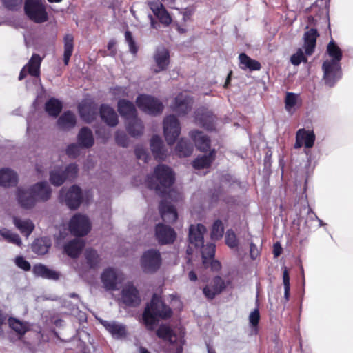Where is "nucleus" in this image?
Masks as SVG:
<instances>
[{
    "mask_svg": "<svg viewBox=\"0 0 353 353\" xmlns=\"http://www.w3.org/2000/svg\"><path fill=\"white\" fill-rule=\"evenodd\" d=\"M175 181V174L173 170L164 164H159L154 168L152 174L148 176L147 186L154 190L161 197L170 198L172 194L175 193L171 190Z\"/></svg>",
    "mask_w": 353,
    "mask_h": 353,
    "instance_id": "obj_1",
    "label": "nucleus"
},
{
    "mask_svg": "<svg viewBox=\"0 0 353 353\" xmlns=\"http://www.w3.org/2000/svg\"><path fill=\"white\" fill-rule=\"evenodd\" d=\"M172 315L171 308L157 294H154L147 303L142 314V320L148 330H153L160 319H168Z\"/></svg>",
    "mask_w": 353,
    "mask_h": 353,
    "instance_id": "obj_2",
    "label": "nucleus"
},
{
    "mask_svg": "<svg viewBox=\"0 0 353 353\" xmlns=\"http://www.w3.org/2000/svg\"><path fill=\"white\" fill-rule=\"evenodd\" d=\"M24 12L28 19L36 23H43L48 19L46 6L41 0H26Z\"/></svg>",
    "mask_w": 353,
    "mask_h": 353,
    "instance_id": "obj_3",
    "label": "nucleus"
},
{
    "mask_svg": "<svg viewBox=\"0 0 353 353\" xmlns=\"http://www.w3.org/2000/svg\"><path fill=\"white\" fill-rule=\"evenodd\" d=\"M78 166L75 163H70L64 169L56 168L50 172V182L54 186H60L67 180L72 181L78 173Z\"/></svg>",
    "mask_w": 353,
    "mask_h": 353,
    "instance_id": "obj_4",
    "label": "nucleus"
},
{
    "mask_svg": "<svg viewBox=\"0 0 353 353\" xmlns=\"http://www.w3.org/2000/svg\"><path fill=\"white\" fill-rule=\"evenodd\" d=\"M161 263V253L156 249L146 250L141 258V266L145 273H155L160 268Z\"/></svg>",
    "mask_w": 353,
    "mask_h": 353,
    "instance_id": "obj_5",
    "label": "nucleus"
},
{
    "mask_svg": "<svg viewBox=\"0 0 353 353\" xmlns=\"http://www.w3.org/2000/svg\"><path fill=\"white\" fill-rule=\"evenodd\" d=\"M136 103L141 110L151 115L160 114L164 109V105L161 101L148 94L139 95Z\"/></svg>",
    "mask_w": 353,
    "mask_h": 353,
    "instance_id": "obj_6",
    "label": "nucleus"
},
{
    "mask_svg": "<svg viewBox=\"0 0 353 353\" xmlns=\"http://www.w3.org/2000/svg\"><path fill=\"white\" fill-rule=\"evenodd\" d=\"M59 199L65 202L70 209L76 210L83 201L81 189L77 185H72L68 190L62 188L60 191Z\"/></svg>",
    "mask_w": 353,
    "mask_h": 353,
    "instance_id": "obj_7",
    "label": "nucleus"
},
{
    "mask_svg": "<svg viewBox=\"0 0 353 353\" xmlns=\"http://www.w3.org/2000/svg\"><path fill=\"white\" fill-rule=\"evenodd\" d=\"M163 132L168 145H173L181 133V126L178 119L173 114L163 120Z\"/></svg>",
    "mask_w": 353,
    "mask_h": 353,
    "instance_id": "obj_8",
    "label": "nucleus"
},
{
    "mask_svg": "<svg viewBox=\"0 0 353 353\" xmlns=\"http://www.w3.org/2000/svg\"><path fill=\"white\" fill-rule=\"evenodd\" d=\"M322 70L325 83L330 87H333L342 77L341 63L325 60L323 63Z\"/></svg>",
    "mask_w": 353,
    "mask_h": 353,
    "instance_id": "obj_9",
    "label": "nucleus"
},
{
    "mask_svg": "<svg viewBox=\"0 0 353 353\" xmlns=\"http://www.w3.org/2000/svg\"><path fill=\"white\" fill-rule=\"evenodd\" d=\"M90 229V223L86 216L77 214L70 221L69 230L75 236H84L88 234Z\"/></svg>",
    "mask_w": 353,
    "mask_h": 353,
    "instance_id": "obj_10",
    "label": "nucleus"
},
{
    "mask_svg": "<svg viewBox=\"0 0 353 353\" xmlns=\"http://www.w3.org/2000/svg\"><path fill=\"white\" fill-rule=\"evenodd\" d=\"M121 301L128 307H136L141 303L139 292L132 283L126 284L121 291Z\"/></svg>",
    "mask_w": 353,
    "mask_h": 353,
    "instance_id": "obj_11",
    "label": "nucleus"
},
{
    "mask_svg": "<svg viewBox=\"0 0 353 353\" xmlns=\"http://www.w3.org/2000/svg\"><path fill=\"white\" fill-rule=\"evenodd\" d=\"M155 237L160 245H168L175 241L176 233L171 227L158 223L155 227Z\"/></svg>",
    "mask_w": 353,
    "mask_h": 353,
    "instance_id": "obj_12",
    "label": "nucleus"
},
{
    "mask_svg": "<svg viewBox=\"0 0 353 353\" xmlns=\"http://www.w3.org/2000/svg\"><path fill=\"white\" fill-rule=\"evenodd\" d=\"M225 288L224 280L220 276H216L203 288V293L208 300H212L220 294Z\"/></svg>",
    "mask_w": 353,
    "mask_h": 353,
    "instance_id": "obj_13",
    "label": "nucleus"
},
{
    "mask_svg": "<svg viewBox=\"0 0 353 353\" xmlns=\"http://www.w3.org/2000/svg\"><path fill=\"white\" fill-rule=\"evenodd\" d=\"M195 119L199 124L208 131L215 130L217 118L212 112L207 109H199L196 112Z\"/></svg>",
    "mask_w": 353,
    "mask_h": 353,
    "instance_id": "obj_14",
    "label": "nucleus"
},
{
    "mask_svg": "<svg viewBox=\"0 0 353 353\" xmlns=\"http://www.w3.org/2000/svg\"><path fill=\"white\" fill-rule=\"evenodd\" d=\"M167 197H163L159 203V212L164 222L172 223L177 220L178 214L175 207L167 201Z\"/></svg>",
    "mask_w": 353,
    "mask_h": 353,
    "instance_id": "obj_15",
    "label": "nucleus"
},
{
    "mask_svg": "<svg viewBox=\"0 0 353 353\" xmlns=\"http://www.w3.org/2000/svg\"><path fill=\"white\" fill-rule=\"evenodd\" d=\"M314 141L315 134L314 132L301 128L296 133V141L294 148L299 149L304 145L306 148H311L314 146Z\"/></svg>",
    "mask_w": 353,
    "mask_h": 353,
    "instance_id": "obj_16",
    "label": "nucleus"
},
{
    "mask_svg": "<svg viewBox=\"0 0 353 353\" xmlns=\"http://www.w3.org/2000/svg\"><path fill=\"white\" fill-rule=\"evenodd\" d=\"M17 198L20 205L26 209L33 208L37 202L31 188L27 190L18 188Z\"/></svg>",
    "mask_w": 353,
    "mask_h": 353,
    "instance_id": "obj_17",
    "label": "nucleus"
},
{
    "mask_svg": "<svg viewBox=\"0 0 353 353\" xmlns=\"http://www.w3.org/2000/svg\"><path fill=\"white\" fill-rule=\"evenodd\" d=\"M190 137L194 141L196 148L201 152H206L210 149L211 140L210 137L202 131L192 130L189 133Z\"/></svg>",
    "mask_w": 353,
    "mask_h": 353,
    "instance_id": "obj_18",
    "label": "nucleus"
},
{
    "mask_svg": "<svg viewBox=\"0 0 353 353\" xmlns=\"http://www.w3.org/2000/svg\"><path fill=\"white\" fill-rule=\"evenodd\" d=\"M206 232V228L201 223L196 225H191L189 229V241L195 247L199 248L203 245L204 243V234Z\"/></svg>",
    "mask_w": 353,
    "mask_h": 353,
    "instance_id": "obj_19",
    "label": "nucleus"
},
{
    "mask_svg": "<svg viewBox=\"0 0 353 353\" xmlns=\"http://www.w3.org/2000/svg\"><path fill=\"white\" fill-rule=\"evenodd\" d=\"M154 60L157 67L154 70L155 73L165 70L170 63L169 50L164 47L157 48L154 54Z\"/></svg>",
    "mask_w": 353,
    "mask_h": 353,
    "instance_id": "obj_20",
    "label": "nucleus"
},
{
    "mask_svg": "<svg viewBox=\"0 0 353 353\" xmlns=\"http://www.w3.org/2000/svg\"><path fill=\"white\" fill-rule=\"evenodd\" d=\"M101 119L110 127H115L119 123L118 116L114 110L108 104H101L99 108Z\"/></svg>",
    "mask_w": 353,
    "mask_h": 353,
    "instance_id": "obj_21",
    "label": "nucleus"
},
{
    "mask_svg": "<svg viewBox=\"0 0 353 353\" xmlns=\"http://www.w3.org/2000/svg\"><path fill=\"white\" fill-rule=\"evenodd\" d=\"M192 108L191 99L183 94H179L174 99L173 110L179 116L188 114Z\"/></svg>",
    "mask_w": 353,
    "mask_h": 353,
    "instance_id": "obj_22",
    "label": "nucleus"
},
{
    "mask_svg": "<svg viewBox=\"0 0 353 353\" xmlns=\"http://www.w3.org/2000/svg\"><path fill=\"white\" fill-rule=\"evenodd\" d=\"M319 34L316 28H310L304 33L303 40L305 52L306 55H312L315 50L316 45V39Z\"/></svg>",
    "mask_w": 353,
    "mask_h": 353,
    "instance_id": "obj_23",
    "label": "nucleus"
},
{
    "mask_svg": "<svg viewBox=\"0 0 353 353\" xmlns=\"http://www.w3.org/2000/svg\"><path fill=\"white\" fill-rule=\"evenodd\" d=\"M101 279L106 290H116L117 289V274L113 268L105 269L101 274Z\"/></svg>",
    "mask_w": 353,
    "mask_h": 353,
    "instance_id": "obj_24",
    "label": "nucleus"
},
{
    "mask_svg": "<svg viewBox=\"0 0 353 353\" xmlns=\"http://www.w3.org/2000/svg\"><path fill=\"white\" fill-rule=\"evenodd\" d=\"M34 196L38 201H46L50 196L52 190L47 182H39L31 187Z\"/></svg>",
    "mask_w": 353,
    "mask_h": 353,
    "instance_id": "obj_25",
    "label": "nucleus"
},
{
    "mask_svg": "<svg viewBox=\"0 0 353 353\" xmlns=\"http://www.w3.org/2000/svg\"><path fill=\"white\" fill-rule=\"evenodd\" d=\"M118 112L127 120L137 117V110L132 102L126 99H120L117 103Z\"/></svg>",
    "mask_w": 353,
    "mask_h": 353,
    "instance_id": "obj_26",
    "label": "nucleus"
},
{
    "mask_svg": "<svg viewBox=\"0 0 353 353\" xmlns=\"http://www.w3.org/2000/svg\"><path fill=\"white\" fill-rule=\"evenodd\" d=\"M97 105L93 101L85 102L79 105L81 117L86 122L92 121L97 115Z\"/></svg>",
    "mask_w": 353,
    "mask_h": 353,
    "instance_id": "obj_27",
    "label": "nucleus"
},
{
    "mask_svg": "<svg viewBox=\"0 0 353 353\" xmlns=\"http://www.w3.org/2000/svg\"><path fill=\"white\" fill-rule=\"evenodd\" d=\"M8 323L10 328L17 334L19 339L30 330V325L28 322L20 321L15 317H9L8 319Z\"/></svg>",
    "mask_w": 353,
    "mask_h": 353,
    "instance_id": "obj_28",
    "label": "nucleus"
},
{
    "mask_svg": "<svg viewBox=\"0 0 353 353\" xmlns=\"http://www.w3.org/2000/svg\"><path fill=\"white\" fill-rule=\"evenodd\" d=\"M150 148L155 159L163 160L166 157V150L163 142L158 135H154L150 140Z\"/></svg>",
    "mask_w": 353,
    "mask_h": 353,
    "instance_id": "obj_29",
    "label": "nucleus"
},
{
    "mask_svg": "<svg viewBox=\"0 0 353 353\" xmlns=\"http://www.w3.org/2000/svg\"><path fill=\"white\" fill-rule=\"evenodd\" d=\"M79 145L83 148H90L94 143L92 130L88 127H83L77 135Z\"/></svg>",
    "mask_w": 353,
    "mask_h": 353,
    "instance_id": "obj_30",
    "label": "nucleus"
},
{
    "mask_svg": "<svg viewBox=\"0 0 353 353\" xmlns=\"http://www.w3.org/2000/svg\"><path fill=\"white\" fill-rule=\"evenodd\" d=\"M77 123L75 114L70 111L64 112L57 120V125L62 130H69Z\"/></svg>",
    "mask_w": 353,
    "mask_h": 353,
    "instance_id": "obj_31",
    "label": "nucleus"
},
{
    "mask_svg": "<svg viewBox=\"0 0 353 353\" xmlns=\"http://www.w3.org/2000/svg\"><path fill=\"white\" fill-rule=\"evenodd\" d=\"M216 157L214 149L210 150L208 154H205L196 158L192 162V166L196 170L208 168L211 166Z\"/></svg>",
    "mask_w": 353,
    "mask_h": 353,
    "instance_id": "obj_32",
    "label": "nucleus"
},
{
    "mask_svg": "<svg viewBox=\"0 0 353 353\" xmlns=\"http://www.w3.org/2000/svg\"><path fill=\"white\" fill-rule=\"evenodd\" d=\"M85 246V242L81 239H73L64 246V252L71 258H77Z\"/></svg>",
    "mask_w": 353,
    "mask_h": 353,
    "instance_id": "obj_33",
    "label": "nucleus"
},
{
    "mask_svg": "<svg viewBox=\"0 0 353 353\" xmlns=\"http://www.w3.org/2000/svg\"><path fill=\"white\" fill-rule=\"evenodd\" d=\"M16 172L9 168L0 170V185L3 187L14 186L17 183Z\"/></svg>",
    "mask_w": 353,
    "mask_h": 353,
    "instance_id": "obj_34",
    "label": "nucleus"
},
{
    "mask_svg": "<svg viewBox=\"0 0 353 353\" xmlns=\"http://www.w3.org/2000/svg\"><path fill=\"white\" fill-rule=\"evenodd\" d=\"M239 67L242 70H250V71L260 70L261 65L260 62L255 59H251L245 53H241L239 56Z\"/></svg>",
    "mask_w": 353,
    "mask_h": 353,
    "instance_id": "obj_35",
    "label": "nucleus"
},
{
    "mask_svg": "<svg viewBox=\"0 0 353 353\" xmlns=\"http://www.w3.org/2000/svg\"><path fill=\"white\" fill-rule=\"evenodd\" d=\"M150 8L161 23L165 26L171 23V17L162 3H152Z\"/></svg>",
    "mask_w": 353,
    "mask_h": 353,
    "instance_id": "obj_36",
    "label": "nucleus"
},
{
    "mask_svg": "<svg viewBox=\"0 0 353 353\" xmlns=\"http://www.w3.org/2000/svg\"><path fill=\"white\" fill-rule=\"evenodd\" d=\"M144 126L143 122L137 117L128 120L126 125V130L128 134L133 137H140L143 133Z\"/></svg>",
    "mask_w": 353,
    "mask_h": 353,
    "instance_id": "obj_37",
    "label": "nucleus"
},
{
    "mask_svg": "<svg viewBox=\"0 0 353 353\" xmlns=\"http://www.w3.org/2000/svg\"><path fill=\"white\" fill-rule=\"evenodd\" d=\"M33 272L37 276L43 279L57 280L59 278V274L57 272L49 269L43 264L35 265L33 268Z\"/></svg>",
    "mask_w": 353,
    "mask_h": 353,
    "instance_id": "obj_38",
    "label": "nucleus"
},
{
    "mask_svg": "<svg viewBox=\"0 0 353 353\" xmlns=\"http://www.w3.org/2000/svg\"><path fill=\"white\" fill-rule=\"evenodd\" d=\"M42 59L37 54H33L28 63L25 65L30 75L38 77L40 75V67Z\"/></svg>",
    "mask_w": 353,
    "mask_h": 353,
    "instance_id": "obj_39",
    "label": "nucleus"
},
{
    "mask_svg": "<svg viewBox=\"0 0 353 353\" xmlns=\"http://www.w3.org/2000/svg\"><path fill=\"white\" fill-rule=\"evenodd\" d=\"M63 108L62 103L57 99L52 97L45 103V110L51 117H57Z\"/></svg>",
    "mask_w": 353,
    "mask_h": 353,
    "instance_id": "obj_40",
    "label": "nucleus"
},
{
    "mask_svg": "<svg viewBox=\"0 0 353 353\" xmlns=\"http://www.w3.org/2000/svg\"><path fill=\"white\" fill-rule=\"evenodd\" d=\"M194 150L193 145L188 140L181 139L175 148L176 154L179 157H187L192 154Z\"/></svg>",
    "mask_w": 353,
    "mask_h": 353,
    "instance_id": "obj_41",
    "label": "nucleus"
},
{
    "mask_svg": "<svg viewBox=\"0 0 353 353\" xmlns=\"http://www.w3.org/2000/svg\"><path fill=\"white\" fill-rule=\"evenodd\" d=\"M13 222L21 233L26 236H28L34 230V225L30 219L22 220L14 217Z\"/></svg>",
    "mask_w": 353,
    "mask_h": 353,
    "instance_id": "obj_42",
    "label": "nucleus"
},
{
    "mask_svg": "<svg viewBox=\"0 0 353 353\" xmlns=\"http://www.w3.org/2000/svg\"><path fill=\"white\" fill-rule=\"evenodd\" d=\"M63 62L65 65H68L74 50V37L71 34H65L63 38Z\"/></svg>",
    "mask_w": 353,
    "mask_h": 353,
    "instance_id": "obj_43",
    "label": "nucleus"
},
{
    "mask_svg": "<svg viewBox=\"0 0 353 353\" xmlns=\"http://www.w3.org/2000/svg\"><path fill=\"white\" fill-rule=\"evenodd\" d=\"M201 248L202 262L205 268H208V262L214 258L216 246L214 243H207L205 245L203 244Z\"/></svg>",
    "mask_w": 353,
    "mask_h": 353,
    "instance_id": "obj_44",
    "label": "nucleus"
},
{
    "mask_svg": "<svg viewBox=\"0 0 353 353\" xmlns=\"http://www.w3.org/2000/svg\"><path fill=\"white\" fill-rule=\"evenodd\" d=\"M103 325L105 329L114 336L120 338L125 336L126 334L125 326L121 324L115 322H108L105 321L103 323Z\"/></svg>",
    "mask_w": 353,
    "mask_h": 353,
    "instance_id": "obj_45",
    "label": "nucleus"
},
{
    "mask_svg": "<svg viewBox=\"0 0 353 353\" xmlns=\"http://www.w3.org/2000/svg\"><path fill=\"white\" fill-rule=\"evenodd\" d=\"M326 52L328 55L332 58L328 61H334L335 63H340L343 57V52L341 49L337 46V44L331 40L327 46Z\"/></svg>",
    "mask_w": 353,
    "mask_h": 353,
    "instance_id": "obj_46",
    "label": "nucleus"
},
{
    "mask_svg": "<svg viewBox=\"0 0 353 353\" xmlns=\"http://www.w3.org/2000/svg\"><path fill=\"white\" fill-rule=\"evenodd\" d=\"M50 247V243L48 240L39 238L35 239L32 243V250L37 254L43 255L48 252Z\"/></svg>",
    "mask_w": 353,
    "mask_h": 353,
    "instance_id": "obj_47",
    "label": "nucleus"
},
{
    "mask_svg": "<svg viewBox=\"0 0 353 353\" xmlns=\"http://www.w3.org/2000/svg\"><path fill=\"white\" fill-rule=\"evenodd\" d=\"M157 336L165 341H169L170 343H173V339L176 338V334L168 325H161L156 331Z\"/></svg>",
    "mask_w": 353,
    "mask_h": 353,
    "instance_id": "obj_48",
    "label": "nucleus"
},
{
    "mask_svg": "<svg viewBox=\"0 0 353 353\" xmlns=\"http://www.w3.org/2000/svg\"><path fill=\"white\" fill-rule=\"evenodd\" d=\"M224 233V226L221 220H216L212 226L211 230V239L212 240H219L223 237Z\"/></svg>",
    "mask_w": 353,
    "mask_h": 353,
    "instance_id": "obj_49",
    "label": "nucleus"
},
{
    "mask_svg": "<svg viewBox=\"0 0 353 353\" xmlns=\"http://www.w3.org/2000/svg\"><path fill=\"white\" fill-rule=\"evenodd\" d=\"M85 258L90 268H95L98 266L99 263V256L96 250L93 249L86 250Z\"/></svg>",
    "mask_w": 353,
    "mask_h": 353,
    "instance_id": "obj_50",
    "label": "nucleus"
},
{
    "mask_svg": "<svg viewBox=\"0 0 353 353\" xmlns=\"http://www.w3.org/2000/svg\"><path fill=\"white\" fill-rule=\"evenodd\" d=\"M260 321V313L258 308L252 311L249 315V322L252 328V332L254 334L259 333V323Z\"/></svg>",
    "mask_w": 353,
    "mask_h": 353,
    "instance_id": "obj_51",
    "label": "nucleus"
},
{
    "mask_svg": "<svg viewBox=\"0 0 353 353\" xmlns=\"http://www.w3.org/2000/svg\"><path fill=\"white\" fill-rule=\"evenodd\" d=\"M0 234L8 242L14 243L18 246L22 245V241L19 234L12 233L10 230L1 231Z\"/></svg>",
    "mask_w": 353,
    "mask_h": 353,
    "instance_id": "obj_52",
    "label": "nucleus"
},
{
    "mask_svg": "<svg viewBox=\"0 0 353 353\" xmlns=\"http://www.w3.org/2000/svg\"><path fill=\"white\" fill-rule=\"evenodd\" d=\"M283 282L284 285V299L286 302L289 301L290 294V276L287 268H285L283 272Z\"/></svg>",
    "mask_w": 353,
    "mask_h": 353,
    "instance_id": "obj_53",
    "label": "nucleus"
},
{
    "mask_svg": "<svg viewBox=\"0 0 353 353\" xmlns=\"http://www.w3.org/2000/svg\"><path fill=\"white\" fill-rule=\"evenodd\" d=\"M225 244L230 248H235L238 246V240L235 232L232 230H228L225 239Z\"/></svg>",
    "mask_w": 353,
    "mask_h": 353,
    "instance_id": "obj_54",
    "label": "nucleus"
},
{
    "mask_svg": "<svg viewBox=\"0 0 353 353\" xmlns=\"http://www.w3.org/2000/svg\"><path fill=\"white\" fill-rule=\"evenodd\" d=\"M125 39L129 46L130 52L132 54L136 55L138 52V47L136 44L135 41L134 40V39L132 37V34L130 31H129V30L125 31Z\"/></svg>",
    "mask_w": 353,
    "mask_h": 353,
    "instance_id": "obj_55",
    "label": "nucleus"
},
{
    "mask_svg": "<svg viewBox=\"0 0 353 353\" xmlns=\"http://www.w3.org/2000/svg\"><path fill=\"white\" fill-rule=\"evenodd\" d=\"M290 61L294 65H299L301 62L306 63L307 59L305 57L302 49L299 48L296 52L291 56Z\"/></svg>",
    "mask_w": 353,
    "mask_h": 353,
    "instance_id": "obj_56",
    "label": "nucleus"
},
{
    "mask_svg": "<svg viewBox=\"0 0 353 353\" xmlns=\"http://www.w3.org/2000/svg\"><path fill=\"white\" fill-rule=\"evenodd\" d=\"M134 154L137 159L143 160L144 163H147L150 159L147 150L141 145H137L135 148Z\"/></svg>",
    "mask_w": 353,
    "mask_h": 353,
    "instance_id": "obj_57",
    "label": "nucleus"
},
{
    "mask_svg": "<svg viewBox=\"0 0 353 353\" xmlns=\"http://www.w3.org/2000/svg\"><path fill=\"white\" fill-rule=\"evenodd\" d=\"M80 148L81 147L79 143H71L66 148V154L70 157L76 158L80 154Z\"/></svg>",
    "mask_w": 353,
    "mask_h": 353,
    "instance_id": "obj_58",
    "label": "nucleus"
},
{
    "mask_svg": "<svg viewBox=\"0 0 353 353\" xmlns=\"http://www.w3.org/2000/svg\"><path fill=\"white\" fill-rule=\"evenodd\" d=\"M23 0H2L5 8L10 10H17L22 4Z\"/></svg>",
    "mask_w": 353,
    "mask_h": 353,
    "instance_id": "obj_59",
    "label": "nucleus"
},
{
    "mask_svg": "<svg viewBox=\"0 0 353 353\" xmlns=\"http://www.w3.org/2000/svg\"><path fill=\"white\" fill-rule=\"evenodd\" d=\"M115 141L117 143L122 147H127L128 145V138L123 132H117L115 134Z\"/></svg>",
    "mask_w": 353,
    "mask_h": 353,
    "instance_id": "obj_60",
    "label": "nucleus"
},
{
    "mask_svg": "<svg viewBox=\"0 0 353 353\" xmlns=\"http://www.w3.org/2000/svg\"><path fill=\"white\" fill-rule=\"evenodd\" d=\"M297 101V96L294 93L292 92H288L287 93L285 103V108L286 109L291 108L294 107Z\"/></svg>",
    "mask_w": 353,
    "mask_h": 353,
    "instance_id": "obj_61",
    "label": "nucleus"
},
{
    "mask_svg": "<svg viewBox=\"0 0 353 353\" xmlns=\"http://www.w3.org/2000/svg\"><path fill=\"white\" fill-rule=\"evenodd\" d=\"M15 263L19 268L24 271H29L31 269L30 263L22 256H17L15 259Z\"/></svg>",
    "mask_w": 353,
    "mask_h": 353,
    "instance_id": "obj_62",
    "label": "nucleus"
},
{
    "mask_svg": "<svg viewBox=\"0 0 353 353\" xmlns=\"http://www.w3.org/2000/svg\"><path fill=\"white\" fill-rule=\"evenodd\" d=\"M112 93L114 97H125L127 95L126 88L116 86L112 90Z\"/></svg>",
    "mask_w": 353,
    "mask_h": 353,
    "instance_id": "obj_63",
    "label": "nucleus"
},
{
    "mask_svg": "<svg viewBox=\"0 0 353 353\" xmlns=\"http://www.w3.org/2000/svg\"><path fill=\"white\" fill-rule=\"evenodd\" d=\"M173 347L171 348V352L172 353H182L183 352V345L181 343H179L177 341V337L173 339V343H170Z\"/></svg>",
    "mask_w": 353,
    "mask_h": 353,
    "instance_id": "obj_64",
    "label": "nucleus"
}]
</instances>
